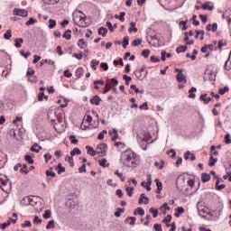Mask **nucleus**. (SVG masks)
<instances>
[{
	"mask_svg": "<svg viewBox=\"0 0 231 231\" xmlns=\"http://www.w3.org/2000/svg\"><path fill=\"white\" fill-rule=\"evenodd\" d=\"M119 162L128 169H136L140 165V155L131 149H127L121 152Z\"/></svg>",
	"mask_w": 231,
	"mask_h": 231,
	"instance_id": "nucleus-1",
	"label": "nucleus"
},
{
	"mask_svg": "<svg viewBox=\"0 0 231 231\" xmlns=\"http://www.w3.org/2000/svg\"><path fill=\"white\" fill-rule=\"evenodd\" d=\"M73 23L79 26V28H88V25L90 24L91 21L82 11L75 10L72 14Z\"/></svg>",
	"mask_w": 231,
	"mask_h": 231,
	"instance_id": "nucleus-2",
	"label": "nucleus"
},
{
	"mask_svg": "<svg viewBox=\"0 0 231 231\" xmlns=\"http://www.w3.org/2000/svg\"><path fill=\"white\" fill-rule=\"evenodd\" d=\"M84 118L90 124H93V127H97L99 124L98 114L94 110L88 111Z\"/></svg>",
	"mask_w": 231,
	"mask_h": 231,
	"instance_id": "nucleus-3",
	"label": "nucleus"
},
{
	"mask_svg": "<svg viewBox=\"0 0 231 231\" xmlns=\"http://www.w3.org/2000/svg\"><path fill=\"white\" fill-rule=\"evenodd\" d=\"M0 189L4 192H6V194H8L12 189V184H10L8 178L4 174H0Z\"/></svg>",
	"mask_w": 231,
	"mask_h": 231,
	"instance_id": "nucleus-4",
	"label": "nucleus"
},
{
	"mask_svg": "<svg viewBox=\"0 0 231 231\" xmlns=\"http://www.w3.org/2000/svg\"><path fill=\"white\" fill-rule=\"evenodd\" d=\"M176 187L178 190H180V192H183V194H187L189 188H186L187 184L185 183V175H180L177 178Z\"/></svg>",
	"mask_w": 231,
	"mask_h": 231,
	"instance_id": "nucleus-5",
	"label": "nucleus"
},
{
	"mask_svg": "<svg viewBox=\"0 0 231 231\" xmlns=\"http://www.w3.org/2000/svg\"><path fill=\"white\" fill-rule=\"evenodd\" d=\"M174 71H176L177 73L176 75L177 82H179L180 84L181 83L187 84V76L183 74V69H175Z\"/></svg>",
	"mask_w": 231,
	"mask_h": 231,
	"instance_id": "nucleus-6",
	"label": "nucleus"
},
{
	"mask_svg": "<svg viewBox=\"0 0 231 231\" xmlns=\"http://www.w3.org/2000/svg\"><path fill=\"white\" fill-rule=\"evenodd\" d=\"M106 152L107 144H106V143H99L97 147V153L99 154V156H106Z\"/></svg>",
	"mask_w": 231,
	"mask_h": 231,
	"instance_id": "nucleus-7",
	"label": "nucleus"
},
{
	"mask_svg": "<svg viewBox=\"0 0 231 231\" xmlns=\"http://www.w3.org/2000/svg\"><path fill=\"white\" fill-rule=\"evenodd\" d=\"M134 75H135L136 79H138V80H143L144 79L147 78V71L145 70L144 68H142V69L136 70Z\"/></svg>",
	"mask_w": 231,
	"mask_h": 231,
	"instance_id": "nucleus-8",
	"label": "nucleus"
},
{
	"mask_svg": "<svg viewBox=\"0 0 231 231\" xmlns=\"http://www.w3.org/2000/svg\"><path fill=\"white\" fill-rule=\"evenodd\" d=\"M171 221H172V216L171 215H167V217L162 220V223H164V225L169 228L170 230L169 231H174V222H172L171 224Z\"/></svg>",
	"mask_w": 231,
	"mask_h": 231,
	"instance_id": "nucleus-9",
	"label": "nucleus"
},
{
	"mask_svg": "<svg viewBox=\"0 0 231 231\" xmlns=\"http://www.w3.org/2000/svg\"><path fill=\"white\" fill-rule=\"evenodd\" d=\"M151 135L149 134H138L137 142L138 143H143V142H149Z\"/></svg>",
	"mask_w": 231,
	"mask_h": 231,
	"instance_id": "nucleus-10",
	"label": "nucleus"
},
{
	"mask_svg": "<svg viewBox=\"0 0 231 231\" xmlns=\"http://www.w3.org/2000/svg\"><path fill=\"white\" fill-rule=\"evenodd\" d=\"M47 115H48V119L52 124V125H54V129H57L55 127V122H57V116H56L55 112H53V110H49Z\"/></svg>",
	"mask_w": 231,
	"mask_h": 231,
	"instance_id": "nucleus-11",
	"label": "nucleus"
},
{
	"mask_svg": "<svg viewBox=\"0 0 231 231\" xmlns=\"http://www.w3.org/2000/svg\"><path fill=\"white\" fill-rule=\"evenodd\" d=\"M13 14L14 15H19L20 17H28V11H26V9H14Z\"/></svg>",
	"mask_w": 231,
	"mask_h": 231,
	"instance_id": "nucleus-12",
	"label": "nucleus"
},
{
	"mask_svg": "<svg viewBox=\"0 0 231 231\" xmlns=\"http://www.w3.org/2000/svg\"><path fill=\"white\" fill-rule=\"evenodd\" d=\"M138 203L139 205H149V198L144 193H142L139 197Z\"/></svg>",
	"mask_w": 231,
	"mask_h": 231,
	"instance_id": "nucleus-13",
	"label": "nucleus"
},
{
	"mask_svg": "<svg viewBox=\"0 0 231 231\" xmlns=\"http://www.w3.org/2000/svg\"><path fill=\"white\" fill-rule=\"evenodd\" d=\"M108 134L112 136V142H116V140H118V131L116 130V128H114L113 130L109 131Z\"/></svg>",
	"mask_w": 231,
	"mask_h": 231,
	"instance_id": "nucleus-14",
	"label": "nucleus"
},
{
	"mask_svg": "<svg viewBox=\"0 0 231 231\" xmlns=\"http://www.w3.org/2000/svg\"><path fill=\"white\" fill-rule=\"evenodd\" d=\"M92 125L93 127V124H91L89 121H88L85 117L83 118V121L81 123V129L83 131H86V129H89V126Z\"/></svg>",
	"mask_w": 231,
	"mask_h": 231,
	"instance_id": "nucleus-15",
	"label": "nucleus"
},
{
	"mask_svg": "<svg viewBox=\"0 0 231 231\" xmlns=\"http://www.w3.org/2000/svg\"><path fill=\"white\" fill-rule=\"evenodd\" d=\"M184 160H190V162H194V160H196V155H194V153L190 152V151H187L184 153Z\"/></svg>",
	"mask_w": 231,
	"mask_h": 231,
	"instance_id": "nucleus-16",
	"label": "nucleus"
},
{
	"mask_svg": "<svg viewBox=\"0 0 231 231\" xmlns=\"http://www.w3.org/2000/svg\"><path fill=\"white\" fill-rule=\"evenodd\" d=\"M216 189L217 190H223V189H226V185L225 184H222V185H219V183H221V179H219V176H216Z\"/></svg>",
	"mask_w": 231,
	"mask_h": 231,
	"instance_id": "nucleus-17",
	"label": "nucleus"
},
{
	"mask_svg": "<svg viewBox=\"0 0 231 231\" xmlns=\"http://www.w3.org/2000/svg\"><path fill=\"white\" fill-rule=\"evenodd\" d=\"M101 98L98 96H94L92 97V98L90 99V104H92L93 106H99L100 102H101Z\"/></svg>",
	"mask_w": 231,
	"mask_h": 231,
	"instance_id": "nucleus-18",
	"label": "nucleus"
},
{
	"mask_svg": "<svg viewBox=\"0 0 231 231\" xmlns=\"http://www.w3.org/2000/svg\"><path fill=\"white\" fill-rule=\"evenodd\" d=\"M181 214H185V208L183 207H178L175 208V217H180Z\"/></svg>",
	"mask_w": 231,
	"mask_h": 231,
	"instance_id": "nucleus-19",
	"label": "nucleus"
},
{
	"mask_svg": "<svg viewBox=\"0 0 231 231\" xmlns=\"http://www.w3.org/2000/svg\"><path fill=\"white\" fill-rule=\"evenodd\" d=\"M125 223H129L131 226L136 225V217H127Z\"/></svg>",
	"mask_w": 231,
	"mask_h": 231,
	"instance_id": "nucleus-20",
	"label": "nucleus"
},
{
	"mask_svg": "<svg viewBox=\"0 0 231 231\" xmlns=\"http://www.w3.org/2000/svg\"><path fill=\"white\" fill-rule=\"evenodd\" d=\"M196 33L197 34L195 35V39H200V41H203V39H205V31H196Z\"/></svg>",
	"mask_w": 231,
	"mask_h": 231,
	"instance_id": "nucleus-21",
	"label": "nucleus"
},
{
	"mask_svg": "<svg viewBox=\"0 0 231 231\" xmlns=\"http://www.w3.org/2000/svg\"><path fill=\"white\" fill-rule=\"evenodd\" d=\"M129 24H130V28L128 29L129 33H133V32L136 33V32H138V28L134 27L136 26V23L131 22Z\"/></svg>",
	"mask_w": 231,
	"mask_h": 231,
	"instance_id": "nucleus-22",
	"label": "nucleus"
},
{
	"mask_svg": "<svg viewBox=\"0 0 231 231\" xmlns=\"http://www.w3.org/2000/svg\"><path fill=\"white\" fill-rule=\"evenodd\" d=\"M78 46L80 48V50H86L88 48V43L84 39L79 40Z\"/></svg>",
	"mask_w": 231,
	"mask_h": 231,
	"instance_id": "nucleus-23",
	"label": "nucleus"
},
{
	"mask_svg": "<svg viewBox=\"0 0 231 231\" xmlns=\"http://www.w3.org/2000/svg\"><path fill=\"white\" fill-rule=\"evenodd\" d=\"M154 165L155 167H157V169L162 170L163 169V167H165V161L163 160L156 161L154 162Z\"/></svg>",
	"mask_w": 231,
	"mask_h": 231,
	"instance_id": "nucleus-24",
	"label": "nucleus"
},
{
	"mask_svg": "<svg viewBox=\"0 0 231 231\" xmlns=\"http://www.w3.org/2000/svg\"><path fill=\"white\" fill-rule=\"evenodd\" d=\"M134 216H145V210L142 208H137L134 211Z\"/></svg>",
	"mask_w": 231,
	"mask_h": 231,
	"instance_id": "nucleus-25",
	"label": "nucleus"
},
{
	"mask_svg": "<svg viewBox=\"0 0 231 231\" xmlns=\"http://www.w3.org/2000/svg\"><path fill=\"white\" fill-rule=\"evenodd\" d=\"M106 83H109V87L113 86L114 88L118 86V79L113 78L110 79H106Z\"/></svg>",
	"mask_w": 231,
	"mask_h": 231,
	"instance_id": "nucleus-26",
	"label": "nucleus"
},
{
	"mask_svg": "<svg viewBox=\"0 0 231 231\" xmlns=\"http://www.w3.org/2000/svg\"><path fill=\"white\" fill-rule=\"evenodd\" d=\"M86 149L88 154H89L90 156H97V152L95 151V149H93V147L87 145Z\"/></svg>",
	"mask_w": 231,
	"mask_h": 231,
	"instance_id": "nucleus-27",
	"label": "nucleus"
},
{
	"mask_svg": "<svg viewBox=\"0 0 231 231\" xmlns=\"http://www.w3.org/2000/svg\"><path fill=\"white\" fill-rule=\"evenodd\" d=\"M208 97L207 94L200 95V100H202L204 104H208L212 100V97Z\"/></svg>",
	"mask_w": 231,
	"mask_h": 231,
	"instance_id": "nucleus-28",
	"label": "nucleus"
},
{
	"mask_svg": "<svg viewBox=\"0 0 231 231\" xmlns=\"http://www.w3.org/2000/svg\"><path fill=\"white\" fill-rule=\"evenodd\" d=\"M24 42V40L23 38H16L14 41V46L15 48H21L23 46L22 44Z\"/></svg>",
	"mask_w": 231,
	"mask_h": 231,
	"instance_id": "nucleus-29",
	"label": "nucleus"
},
{
	"mask_svg": "<svg viewBox=\"0 0 231 231\" xmlns=\"http://www.w3.org/2000/svg\"><path fill=\"white\" fill-rule=\"evenodd\" d=\"M58 174H62V172H66V168L62 167L61 163H58V165L55 167Z\"/></svg>",
	"mask_w": 231,
	"mask_h": 231,
	"instance_id": "nucleus-30",
	"label": "nucleus"
},
{
	"mask_svg": "<svg viewBox=\"0 0 231 231\" xmlns=\"http://www.w3.org/2000/svg\"><path fill=\"white\" fill-rule=\"evenodd\" d=\"M196 91H198V89L196 88H191L189 90V98H196Z\"/></svg>",
	"mask_w": 231,
	"mask_h": 231,
	"instance_id": "nucleus-31",
	"label": "nucleus"
},
{
	"mask_svg": "<svg viewBox=\"0 0 231 231\" xmlns=\"http://www.w3.org/2000/svg\"><path fill=\"white\" fill-rule=\"evenodd\" d=\"M41 149H42V147L39 146V144L34 143L32 147H31V151L32 152H37L39 153L41 152Z\"/></svg>",
	"mask_w": 231,
	"mask_h": 231,
	"instance_id": "nucleus-32",
	"label": "nucleus"
},
{
	"mask_svg": "<svg viewBox=\"0 0 231 231\" xmlns=\"http://www.w3.org/2000/svg\"><path fill=\"white\" fill-rule=\"evenodd\" d=\"M155 182H156V187H157V194H160V192H162V189H163V186L162 184V182H160V180L156 179L155 180Z\"/></svg>",
	"mask_w": 231,
	"mask_h": 231,
	"instance_id": "nucleus-33",
	"label": "nucleus"
},
{
	"mask_svg": "<svg viewBox=\"0 0 231 231\" xmlns=\"http://www.w3.org/2000/svg\"><path fill=\"white\" fill-rule=\"evenodd\" d=\"M201 180H202L203 183H207V182L210 181V174L202 173Z\"/></svg>",
	"mask_w": 231,
	"mask_h": 231,
	"instance_id": "nucleus-34",
	"label": "nucleus"
},
{
	"mask_svg": "<svg viewBox=\"0 0 231 231\" xmlns=\"http://www.w3.org/2000/svg\"><path fill=\"white\" fill-rule=\"evenodd\" d=\"M97 33L98 35H102V37H106V35H107V30L106 29V27H100L97 30Z\"/></svg>",
	"mask_w": 231,
	"mask_h": 231,
	"instance_id": "nucleus-35",
	"label": "nucleus"
},
{
	"mask_svg": "<svg viewBox=\"0 0 231 231\" xmlns=\"http://www.w3.org/2000/svg\"><path fill=\"white\" fill-rule=\"evenodd\" d=\"M160 210L162 214H167V210H171V208H169V204L164 203L161 208Z\"/></svg>",
	"mask_w": 231,
	"mask_h": 231,
	"instance_id": "nucleus-36",
	"label": "nucleus"
},
{
	"mask_svg": "<svg viewBox=\"0 0 231 231\" xmlns=\"http://www.w3.org/2000/svg\"><path fill=\"white\" fill-rule=\"evenodd\" d=\"M115 176H117V178H120L121 181H125V177L124 176V173L120 172L118 170L114 171Z\"/></svg>",
	"mask_w": 231,
	"mask_h": 231,
	"instance_id": "nucleus-37",
	"label": "nucleus"
},
{
	"mask_svg": "<svg viewBox=\"0 0 231 231\" xmlns=\"http://www.w3.org/2000/svg\"><path fill=\"white\" fill-rule=\"evenodd\" d=\"M217 162V158H214V155H211L208 162L209 167H214V165H216Z\"/></svg>",
	"mask_w": 231,
	"mask_h": 231,
	"instance_id": "nucleus-38",
	"label": "nucleus"
},
{
	"mask_svg": "<svg viewBox=\"0 0 231 231\" xmlns=\"http://www.w3.org/2000/svg\"><path fill=\"white\" fill-rule=\"evenodd\" d=\"M187 45H181L176 49L177 53H185L187 51Z\"/></svg>",
	"mask_w": 231,
	"mask_h": 231,
	"instance_id": "nucleus-39",
	"label": "nucleus"
},
{
	"mask_svg": "<svg viewBox=\"0 0 231 231\" xmlns=\"http://www.w3.org/2000/svg\"><path fill=\"white\" fill-rule=\"evenodd\" d=\"M45 174H46V176H48V177L51 176V178H55V176H57V174H55V172H53V168H50V170H47V171H45Z\"/></svg>",
	"mask_w": 231,
	"mask_h": 231,
	"instance_id": "nucleus-40",
	"label": "nucleus"
},
{
	"mask_svg": "<svg viewBox=\"0 0 231 231\" xmlns=\"http://www.w3.org/2000/svg\"><path fill=\"white\" fill-rule=\"evenodd\" d=\"M202 8L203 10H210V11L214 10V6L210 5V2L204 3V5H202Z\"/></svg>",
	"mask_w": 231,
	"mask_h": 231,
	"instance_id": "nucleus-41",
	"label": "nucleus"
},
{
	"mask_svg": "<svg viewBox=\"0 0 231 231\" xmlns=\"http://www.w3.org/2000/svg\"><path fill=\"white\" fill-rule=\"evenodd\" d=\"M124 212H125V208H118L114 215L116 217H120L121 214H124Z\"/></svg>",
	"mask_w": 231,
	"mask_h": 231,
	"instance_id": "nucleus-42",
	"label": "nucleus"
},
{
	"mask_svg": "<svg viewBox=\"0 0 231 231\" xmlns=\"http://www.w3.org/2000/svg\"><path fill=\"white\" fill-rule=\"evenodd\" d=\"M98 163H99L100 167H108L109 166V163L107 162L106 159L99 160Z\"/></svg>",
	"mask_w": 231,
	"mask_h": 231,
	"instance_id": "nucleus-43",
	"label": "nucleus"
},
{
	"mask_svg": "<svg viewBox=\"0 0 231 231\" xmlns=\"http://www.w3.org/2000/svg\"><path fill=\"white\" fill-rule=\"evenodd\" d=\"M63 39H67V41H69L71 39V30H67L63 33Z\"/></svg>",
	"mask_w": 231,
	"mask_h": 231,
	"instance_id": "nucleus-44",
	"label": "nucleus"
},
{
	"mask_svg": "<svg viewBox=\"0 0 231 231\" xmlns=\"http://www.w3.org/2000/svg\"><path fill=\"white\" fill-rule=\"evenodd\" d=\"M98 64H100V61L97 60H91V68L92 69L97 70V66H98Z\"/></svg>",
	"mask_w": 231,
	"mask_h": 231,
	"instance_id": "nucleus-45",
	"label": "nucleus"
},
{
	"mask_svg": "<svg viewBox=\"0 0 231 231\" xmlns=\"http://www.w3.org/2000/svg\"><path fill=\"white\" fill-rule=\"evenodd\" d=\"M4 38L6 41H10V39H12V30H7L4 34Z\"/></svg>",
	"mask_w": 231,
	"mask_h": 231,
	"instance_id": "nucleus-46",
	"label": "nucleus"
},
{
	"mask_svg": "<svg viewBox=\"0 0 231 231\" xmlns=\"http://www.w3.org/2000/svg\"><path fill=\"white\" fill-rule=\"evenodd\" d=\"M217 44V42H215L212 44H207L208 50H210V51H214L215 50H217V47L216 46Z\"/></svg>",
	"mask_w": 231,
	"mask_h": 231,
	"instance_id": "nucleus-47",
	"label": "nucleus"
},
{
	"mask_svg": "<svg viewBox=\"0 0 231 231\" xmlns=\"http://www.w3.org/2000/svg\"><path fill=\"white\" fill-rule=\"evenodd\" d=\"M50 228H55V220H50L46 225V229L50 230Z\"/></svg>",
	"mask_w": 231,
	"mask_h": 231,
	"instance_id": "nucleus-48",
	"label": "nucleus"
},
{
	"mask_svg": "<svg viewBox=\"0 0 231 231\" xmlns=\"http://www.w3.org/2000/svg\"><path fill=\"white\" fill-rule=\"evenodd\" d=\"M51 217V210L47 209L44 211L43 219H50Z\"/></svg>",
	"mask_w": 231,
	"mask_h": 231,
	"instance_id": "nucleus-49",
	"label": "nucleus"
},
{
	"mask_svg": "<svg viewBox=\"0 0 231 231\" xmlns=\"http://www.w3.org/2000/svg\"><path fill=\"white\" fill-rule=\"evenodd\" d=\"M77 154H82V152L80 151V149L79 148H74L71 152H70V156H75Z\"/></svg>",
	"mask_w": 231,
	"mask_h": 231,
	"instance_id": "nucleus-50",
	"label": "nucleus"
},
{
	"mask_svg": "<svg viewBox=\"0 0 231 231\" xmlns=\"http://www.w3.org/2000/svg\"><path fill=\"white\" fill-rule=\"evenodd\" d=\"M57 26V22H55V20L53 19H50L49 20V28L50 30H53V28Z\"/></svg>",
	"mask_w": 231,
	"mask_h": 231,
	"instance_id": "nucleus-51",
	"label": "nucleus"
},
{
	"mask_svg": "<svg viewBox=\"0 0 231 231\" xmlns=\"http://www.w3.org/2000/svg\"><path fill=\"white\" fill-rule=\"evenodd\" d=\"M20 172H22V174H28V166L26 164H23L22 168L20 169Z\"/></svg>",
	"mask_w": 231,
	"mask_h": 231,
	"instance_id": "nucleus-52",
	"label": "nucleus"
},
{
	"mask_svg": "<svg viewBox=\"0 0 231 231\" xmlns=\"http://www.w3.org/2000/svg\"><path fill=\"white\" fill-rule=\"evenodd\" d=\"M133 190H134V188H133V187L125 188V192L129 198H131V196H133Z\"/></svg>",
	"mask_w": 231,
	"mask_h": 231,
	"instance_id": "nucleus-53",
	"label": "nucleus"
},
{
	"mask_svg": "<svg viewBox=\"0 0 231 231\" xmlns=\"http://www.w3.org/2000/svg\"><path fill=\"white\" fill-rule=\"evenodd\" d=\"M149 213L152 214L153 217H158V209L154 208H150Z\"/></svg>",
	"mask_w": 231,
	"mask_h": 231,
	"instance_id": "nucleus-54",
	"label": "nucleus"
},
{
	"mask_svg": "<svg viewBox=\"0 0 231 231\" xmlns=\"http://www.w3.org/2000/svg\"><path fill=\"white\" fill-rule=\"evenodd\" d=\"M142 44V39L138 38L133 41L132 46L136 47Z\"/></svg>",
	"mask_w": 231,
	"mask_h": 231,
	"instance_id": "nucleus-55",
	"label": "nucleus"
},
{
	"mask_svg": "<svg viewBox=\"0 0 231 231\" xmlns=\"http://www.w3.org/2000/svg\"><path fill=\"white\" fill-rule=\"evenodd\" d=\"M115 147H118V149H125V143L122 142H116Z\"/></svg>",
	"mask_w": 231,
	"mask_h": 231,
	"instance_id": "nucleus-56",
	"label": "nucleus"
},
{
	"mask_svg": "<svg viewBox=\"0 0 231 231\" xmlns=\"http://www.w3.org/2000/svg\"><path fill=\"white\" fill-rule=\"evenodd\" d=\"M107 134V131L106 130H103L101 131L98 135H97V140H104L105 138V134Z\"/></svg>",
	"mask_w": 231,
	"mask_h": 231,
	"instance_id": "nucleus-57",
	"label": "nucleus"
},
{
	"mask_svg": "<svg viewBox=\"0 0 231 231\" xmlns=\"http://www.w3.org/2000/svg\"><path fill=\"white\" fill-rule=\"evenodd\" d=\"M129 46V36H125L123 40V48H127Z\"/></svg>",
	"mask_w": 231,
	"mask_h": 231,
	"instance_id": "nucleus-58",
	"label": "nucleus"
},
{
	"mask_svg": "<svg viewBox=\"0 0 231 231\" xmlns=\"http://www.w3.org/2000/svg\"><path fill=\"white\" fill-rule=\"evenodd\" d=\"M35 23H37V20L31 17L29 21L25 23V26H32V24H35Z\"/></svg>",
	"mask_w": 231,
	"mask_h": 231,
	"instance_id": "nucleus-59",
	"label": "nucleus"
},
{
	"mask_svg": "<svg viewBox=\"0 0 231 231\" xmlns=\"http://www.w3.org/2000/svg\"><path fill=\"white\" fill-rule=\"evenodd\" d=\"M75 75H76L77 79H81V77H82V68H78L76 69Z\"/></svg>",
	"mask_w": 231,
	"mask_h": 231,
	"instance_id": "nucleus-60",
	"label": "nucleus"
},
{
	"mask_svg": "<svg viewBox=\"0 0 231 231\" xmlns=\"http://www.w3.org/2000/svg\"><path fill=\"white\" fill-rule=\"evenodd\" d=\"M123 79L125 80L126 86H129V84H131V80H133V78H131L127 75H124Z\"/></svg>",
	"mask_w": 231,
	"mask_h": 231,
	"instance_id": "nucleus-61",
	"label": "nucleus"
},
{
	"mask_svg": "<svg viewBox=\"0 0 231 231\" xmlns=\"http://www.w3.org/2000/svg\"><path fill=\"white\" fill-rule=\"evenodd\" d=\"M224 140H225V143L230 144L231 143L230 134H226L225 137H224Z\"/></svg>",
	"mask_w": 231,
	"mask_h": 231,
	"instance_id": "nucleus-62",
	"label": "nucleus"
},
{
	"mask_svg": "<svg viewBox=\"0 0 231 231\" xmlns=\"http://www.w3.org/2000/svg\"><path fill=\"white\" fill-rule=\"evenodd\" d=\"M69 140L72 143H79V139H77V137L75 135H69Z\"/></svg>",
	"mask_w": 231,
	"mask_h": 231,
	"instance_id": "nucleus-63",
	"label": "nucleus"
},
{
	"mask_svg": "<svg viewBox=\"0 0 231 231\" xmlns=\"http://www.w3.org/2000/svg\"><path fill=\"white\" fill-rule=\"evenodd\" d=\"M153 228L155 231H163V228L162 227V224H154Z\"/></svg>",
	"mask_w": 231,
	"mask_h": 231,
	"instance_id": "nucleus-64",
	"label": "nucleus"
}]
</instances>
